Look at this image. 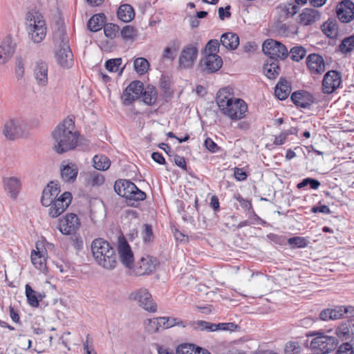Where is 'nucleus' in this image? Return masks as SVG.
I'll return each instance as SVG.
<instances>
[{"instance_id":"nucleus-1","label":"nucleus","mask_w":354,"mask_h":354,"mask_svg":"<svg viewBox=\"0 0 354 354\" xmlns=\"http://www.w3.org/2000/svg\"><path fill=\"white\" fill-rule=\"evenodd\" d=\"M80 133L75 130V122L66 118L52 131L53 149L59 154L74 149L78 142Z\"/></svg>"},{"instance_id":"nucleus-2","label":"nucleus","mask_w":354,"mask_h":354,"mask_svg":"<svg viewBox=\"0 0 354 354\" xmlns=\"http://www.w3.org/2000/svg\"><path fill=\"white\" fill-rule=\"evenodd\" d=\"M216 103L220 111L232 120L243 118L248 112V105L241 98L234 97L227 88H222L216 94Z\"/></svg>"},{"instance_id":"nucleus-3","label":"nucleus","mask_w":354,"mask_h":354,"mask_svg":"<svg viewBox=\"0 0 354 354\" xmlns=\"http://www.w3.org/2000/svg\"><path fill=\"white\" fill-rule=\"evenodd\" d=\"M91 251L96 263L107 270H113L117 265L115 249L107 241L98 238L92 241Z\"/></svg>"},{"instance_id":"nucleus-4","label":"nucleus","mask_w":354,"mask_h":354,"mask_svg":"<svg viewBox=\"0 0 354 354\" xmlns=\"http://www.w3.org/2000/svg\"><path fill=\"white\" fill-rule=\"evenodd\" d=\"M331 333L332 330H320L306 333L307 337H311L310 348L314 354H328L336 350L339 340Z\"/></svg>"},{"instance_id":"nucleus-5","label":"nucleus","mask_w":354,"mask_h":354,"mask_svg":"<svg viewBox=\"0 0 354 354\" xmlns=\"http://www.w3.org/2000/svg\"><path fill=\"white\" fill-rule=\"evenodd\" d=\"M26 30L29 39L35 44L41 43L46 36L47 28L43 16L37 12L26 15Z\"/></svg>"},{"instance_id":"nucleus-6","label":"nucleus","mask_w":354,"mask_h":354,"mask_svg":"<svg viewBox=\"0 0 354 354\" xmlns=\"http://www.w3.org/2000/svg\"><path fill=\"white\" fill-rule=\"evenodd\" d=\"M115 192L125 198L129 205L135 206V203L144 201L146 194L129 180H118L114 184Z\"/></svg>"},{"instance_id":"nucleus-7","label":"nucleus","mask_w":354,"mask_h":354,"mask_svg":"<svg viewBox=\"0 0 354 354\" xmlns=\"http://www.w3.org/2000/svg\"><path fill=\"white\" fill-rule=\"evenodd\" d=\"M55 38L60 46L59 50L55 53L57 62L62 67L68 68L73 64V55L68 46V38L62 30L57 31Z\"/></svg>"},{"instance_id":"nucleus-8","label":"nucleus","mask_w":354,"mask_h":354,"mask_svg":"<svg viewBox=\"0 0 354 354\" xmlns=\"http://www.w3.org/2000/svg\"><path fill=\"white\" fill-rule=\"evenodd\" d=\"M129 299L148 312L155 313L157 310V306L146 288H142L133 291L130 293Z\"/></svg>"},{"instance_id":"nucleus-9","label":"nucleus","mask_w":354,"mask_h":354,"mask_svg":"<svg viewBox=\"0 0 354 354\" xmlns=\"http://www.w3.org/2000/svg\"><path fill=\"white\" fill-rule=\"evenodd\" d=\"M263 53L268 55V58L285 59L288 55L287 48L280 41L268 39L262 46Z\"/></svg>"},{"instance_id":"nucleus-10","label":"nucleus","mask_w":354,"mask_h":354,"mask_svg":"<svg viewBox=\"0 0 354 354\" xmlns=\"http://www.w3.org/2000/svg\"><path fill=\"white\" fill-rule=\"evenodd\" d=\"M144 90L143 83L139 80L132 82L123 91L121 97L122 103L125 106L131 104L138 99Z\"/></svg>"},{"instance_id":"nucleus-11","label":"nucleus","mask_w":354,"mask_h":354,"mask_svg":"<svg viewBox=\"0 0 354 354\" xmlns=\"http://www.w3.org/2000/svg\"><path fill=\"white\" fill-rule=\"evenodd\" d=\"M72 201V194L69 192H64L49 206L48 214L52 218L60 216L69 206Z\"/></svg>"},{"instance_id":"nucleus-12","label":"nucleus","mask_w":354,"mask_h":354,"mask_svg":"<svg viewBox=\"0 0 354 354\" xmlns=\"http://www.w3.org/2000/svg\"><path fill=\"white\" fill-rule=\"evenodd\" d=\"M341 83V73L337 71H329L324 75L322 81V91L326 94H331L339 87Z\"/></svg>"},{"instance_id":"nucleus-13","label":"nucleus","mask_w":354,"mask_h":354,"mask_svg":"<svg viewBox=\"0 0 354 354\" xmlns=\"http://www.w3.org/2000/svg\"><path fill=\"white\" fill-rule=\"evenodd\" d=\"M336 14L342 23H349L354 19V3L351 0H342L336 8Z\"/></svg>"},{"instance_id":"nucleus-14","label":"nucleus","mask_w":354,"mask_h":354,"mask_svg":"<svg viewBox=\"0 0 354 354\" xmlns=\"http://www.w3.org/2000/svg\"><path fill=\"white\" fill-rule=\"evenodd\" d=\"M80 225L77 216L75 214H68L59 220L58 228L62 234L68 235L75 233Z\"/></svg>"},{"instance_id":"nucleus-15","label":"nucleus","mask_w":354,"mask_h":354,"mask_svg":"<svg viewBox=\"0 0 354 354\" xmlns=\"http://www.w3.org/2000/svg\"><path fill=\"white\" fill-rule=\"evenodd\" d=\"M198 49L193 45L185 47L179 57V66L182 68H191L197 57Z\"/></svg>"},{"instance_id":"nucleus-16","label":"nucleus","mask_w":354,"mask_h":354,"mask_svg":"<svg viewBox=\"0 0 354 354\" xmlns=\"http://www.w3.org/2000/svg\"><path fill=\"white\" fill-rule=\"evenodd\" d=\"M48 67L47 63L42 60L35 62L33 68V75L39 86H46L48 82Z\"/></svg>"},{"instance_id":"nucleus-17","label":"nucleus","mask_w":354,"mask_h":354,"mask_svg":"<svg viewBox=\"0 0 354 354\" xmlns=\"http://www.w3.org/2000/svg\"><path fill=\"white\" fill-rule=\"evenodd\" d=\"M223 65V60L218 55H206L201 61V66L203 71L212 73L218 71Z\"/></svg>"},{"instance_id":"nucleus-18","label":"nucleus","mask_w":354,"mask_h":354,"mask_svg":"<svg viewBox=\"0 0 354 354\" xmlns=\"http://www.w3.org/2000/svg\"><path fill=\"white\" fill-rule=\"evenodd\" d=\"M118 250L122 263L129 269L132 268L134 262L133 254L130 245L126 240L120 241Z\"/></svg>"},{"instance_id":"nucleus-19","label":"nucleus","mask_w":354,"mask_h":354,"mask_svg":"<svg viewBox=\"0 0 354 354\" xmlns=\"http://www.w3.org/2000/svg\"><path fill=\"white\" fill-rule=\"evenodd\" d=\"M291 100L297 106L303 109H309L315 102L314 97L305 91H298L291 95Z\"/></svg>"},{"instance_id":"nucleus-20","label":"nucleus","mask_w":354,"mask_h":354,"mask_svg":"<svg viewBox=\"0 0 354 354\" xmlns=\"http://www.w3.org/2000/svg\"><path fill=\"white\" fill-rule=\"evenodd\" d=\"M22 133V122L19 120L11 119L4 125L3 134L9 140H15L21 136Z\"/></svg>"},{"instance_id":"nucleus-21","label":"nucleus","mask_w":354,"mask_h":354,"mask_svg":"<svg viewBox=\"0 0 354 354\" xmlns=\"http://www.w3.org/2000/svg\"><path fill=\"white\" fill-rule=\"evenodd\" d=\"M306 65L312 74H322L326 69L323 57L315 53L310 54L307 57Z\"/></svg>"},{"instance_id":"nucleus-22","label":"nucleus","mask_w":354,"mask_h":354,"mask_svg":"<svg viewBox=\"0 0 354 354\" xmlns=\"http://www.w3.org/2000/svg\"><path fill=\"white\" fill-rule=\"evenodd\" d=\"M78 167L75 163L63 161L60 166L61 178L66 183L75 181L78 174Z\"/></svg>"},{"instance_id":"nucleus-23","label":"nucleus","mask_w":354,"mask_h":354,"mask_svg":"<svg viewBox=\"0 0 354 354\" xmlns=\"http://www.w3.org/2000/svg\"><path fill=\"white\" fill-rule=\"evenodd\" d=\"M156 265V261L151 257H142L136 264L135 273L138 276L149 274L155 270Z\"/></svg>"},{"instance_id":"nucleus-24","label":"nucleus","mask_w":354,"mask_h":354,"mask_svg":"<svg viewBox=\"0 0 354 354\" xmlns=\"http://www.w3.org/2000/svg\"><path fill=\"white\" fill-rule=\"evenodd\" d=\"M60 190L57 185L51 183L48 185L43 190L42 196L41 198V203L45 207L50 206L53 201L57 200V197L59 194Z\"/></svg>"},{"instance_id":"nucleus-25","label":"nucleus","mask_w":354,"mask_h":354,"mask_svg":"<svg viewBox=\"0 0 354 354\" xmlns=\"http://www.w3.org/2000/svg\"><path fill=\"white\" fill-rule=\"evenodd\" d=\"M335 334L337 339L339 338L342 341L350 339L354 335V324L351 321L342 322L337 328Z\"/></svg>"},{"instance_id":"nucleus-26","label":"nucleus","mask_w":354,"mask_h":354,"mask_svg":"<svg viewBox=\"0 0 354 354\" xmlns=\"http://www.w3.org/2000/svg\"><path fill=\"white\" fill-rule=\"evenodd\" d=\"M347 310L342 306H336L335 308H326L319 313V319L322 321L335 320L342 317Z\"/></svg>"},{"instance_id":"nucleus-27","label":"nucleus","mask_w":354,"mask_h":354,"mask_svg":"<svg viewBox=\"0 0 354 354\" xmlns=\"http://www.w3.org/2000/svg\"><path fill=\"white\" fill-rule=\"evenodd\" d=\"M299 23L303 26L310 25L320 19V12L313 8H305L299 15Z\"/></svg>"},{"instance_id":"nucleus-28","label":"nucleus","mask_w":354,"mask_h":354,"mask_svg":"<svg viewBox=\"0 0 354 354\" xmlns=\"http://www.w3.org/2000/svg\"><path fill=\"white\" fill-rule=\"evenodd\" d=\"M3 183L5 189L10 194L12 198L15 199L20 191V180L17 177L4 178Z\"/></svg>"},{"instance_id":"nucleus-29","label":"nucleus","mask_w":354,"mask_h":354,"mask_svg":"<svg viewBox=\"0 0 354 354\" xmlns=\"http://www.w3.org/2000/svg\"><path fill=\"white\" fill-rule=\"evenodd\" d=\"M263 72L268 78L275 79L280 73L278 59L268 58L263 64Z\"/></svg>"},{"instance_id":"nucleus-30","label":"nucleus","mask_w":354,"mask_h":354,"mask_svg":"<svg viewBox=\"0 0 354 354\" xmlns=\"http://www.w3.org/2000/svg\"><path fill=\"white\" fill-rule=\"evenodd\" d=\"M15 53V45L10 38H6L0 46V59L1 64H4Z\"/></svg>"},{"instance_id":"nucleus-31","label":"nucleus","mask_w":354,"mask_h":354,"mask_svg":"<svg viewBox=\"0 0 354 354\" xmlns=\"http://www.w3.org/2000/svg\"><path fill=\"white\" fill-rule=\"evenodd\" d=\"M221 44L229 50H235L239 45V36L233 32H225L221 37Z\"/></svg>"},{"instance_id":"nucleus-32","label":"nucleus","mask_w":354,"mask_h":354,"mask_svg":"<svg viewBox=\"0 0 354 354\" xmlns=\"http://www.w3.org/2000/svg\"><path fill=\"white\" fill-rule=\"evenodd\" d=\"M291 91L290 85L283 79H281L275 86L274 95L280 100H286Z\"/></svg>"},{"instance_id":"nucleus-33","label":"nucleus","mask_w":354,"mask_h":354,"mask_svg":"<svg viewBox=\"0 0 354 354\" xmlns=\"http://www.w3.org/2000/svg\"><path fill=\"white\" fill-rule=\"evenodd\" d=\"M25 294L28 304L32 307H38L39 301L44 297L41 294L35 291L29 284H26L25 286Z\"/></svg>"},{"instance_id":"nucleus-34","label":"nucleus","mask_w":354,"mask_h":354,"mask_svg":"<svg viewBox=\"0 0 354 354\" xmlns=\"http://www.w3.org/2000/svg\"><path fill=\"white\" fill-rule=\"evenodd\" d=\"M118 18L124 22H129L135 17L133 7L129 4L121 5L117 12Z\"/></svg>"},{"instance_id":"nucleus-35","label":"nucleus","mask_w":354,"mask_h":354,"mask_svg":"<svg viewBox=\"0 0 354 354\" xmlns=\"http://www.w3.org/2000/svg\"><path fill=\"white\" fill-rule=\"evenodd\" d=\"M162 328H169L174 326H180L185 328L187 326V322L183 321L179 318L173 317H159Z\"/></svg>"},{"instance_id":"nucleus-36","label":"nucleus","mask_w":354,"mask_h":354,"mask_svg":"<svg viewBox=\"0 0 354 354\" xmlns=\"http://www.w3.org/2000/svg\"><path fill=\"white\" fill-rule=\"evenodd\" d=\"M106 17L103 13L94 15L88 22V28L92 32H97L104 26Z\"/></svg>"},{"instance_id":"nucleus-37","label":"nucleus","mask_w":354,"mask_h":354,"mask_svg":"<svg viewBox=\"0 0 354 354\" xmlns=\"http://www.w3.org/2000/svg\"><path fill=\"white\" fill-rule=\"evenodd\" d=\"M85 182L87 185L99 187L104 183V177L96 171H88L86 174Z\"/></svg>"},{"instance_id":"nucleus-38","label":"nucleus","mask_w":354,"mask_h":354,"mask_svg":"<svg viewBox=\"0 0 354 354\" xmlns=\"http://www.w3.org/2000/svg\"><path fill=\"white\" fill-rule=\"evenodd\" d=\"M93 165L97 170L105 171L110 167L111 160L105 155L97 154L93 158Z\"/></svg>"},{"instance_id":"nucleus-39","label":"nucleus","mask_w":354,"mask_h":354,"mask_svg":"<svg viewBox=\"0 0 354 354\" xmlns=\"http://www.w3.org/2000/svg\"><path fill=\"white\" fill-rule=\"evenodd\" d=\"M322 29L329 38H335L338 35V26L335 20H328L322 25Z\"/></svg>"},{"instance_id":"nucleus-40","label":"nucleus","mask_w":354,"mask_h":354,"mask_svg":"<svg viewBox=\"0 0 354 354\" xmlns=\"http://www.w3.org/2000/svg\"><path fill=\"white\" fill-rule=\"evenodd\" d=\"M31 261L35 268L40 271L46 270V258L41 252L33 250L31 253Z\"/></svg>"},{"instance_id":"nucleus-41","label":"nucleus","mask_w":354,"mask_h":354,"mask_svg":"<svg viewBox=\"0 0 354 354\" xmlns=\"http://www.w3.org/2000/svg\"><path fill=\"white\" fill-rule=\"evenodd\" d=\"M142 101L147 105H153L157 100L158 93L155 87L147 86L142 91Z\"/></svg>"},{"instance_id":"nucleus-42","label":"nucleus","mask_w":354,"mask_h":354,"mask_svg":"<svg viewBox=\"0 0 354 354\" xmlns=\"http://www.w3.org/2000/svg\"><path fill=\"white\" fill-rule=\"evenodd\" d=\"M144 326L145 330L149 333H155L158 332L161 326V322L159 320V317H155L153 319H147L144 322Z\"/></svg>"},{"instance_id":"nucleus-43","label":"nucleus","mask_w":354,"mask_h":354,"mask_svg":"<svg viewBox=\"0 0 354 354\" xmlns=\"http://www.w3.org/2000/svg\"><path fill=\"white\" fill-rule=\"evenodd\" d=\"M306 54V50L301 46H297L290 48L288 55L290 58L295 62L301 60Z\"/></svg>"},{"instance_id":"nucleus-44","label":"nucleus","mask_w":354,"mask_h":354,"mask_svg":"<svg viewBox=\"0 0 354 354\" xmlns=\"http://www.w3.org/2000/svg\"><path fill=\"white\" fill-rule=\"evenodd\" d=\"M133 65L136 72L140 75L145 73L149 67L148 61L143 57L136 59Z\"/></svg>"},{"instance_id":"nucleus-45","label":"nucleus","mask_w":354,"mask_h":354,"mask_svg":"<svg viewBox=\"0 0 354 354\" xmlns=\"http://www.w3.org/2000/svg\"><path fill=\"white\" fill-rule=\"evenodd\" d=\"M339 50L343 53H348L354 50V34L343 39L340 44Z\"/></svg>"},{"instance_id":"nucleus-46","label":"nucleus","mask_w":354,"mask_h":354,"mask_svg":"<svg viewBox=\"0 0 354 354\" xmlns=\"http://www.w3.org/2000/svg\"><path fill=\"white\" fill-rule=\"evenodd\" d=\"M119 30V26L114 24H107L104 26V35L106 37L110 39L116 37Z\"/></svg>"},{"instance_id":"nucleus-47","label":"nucleus","mask_w":354,"mask_h":354,"mask_svg":"<svg viewBox=\"0 0 354 354\" xmlns=\"http://www.w3.org/2000/svg\"><path fill=\"white\" fill-rule=\"evenodd\" d=\"M122 62V58H114L108 59L104 66L109 72H117Z\"/></svg>"},{"instance_id":"nucleus-48","label":"nucleus","mask_w":354,"mask_h":354,"mask_svg":"<svg viewBox=\"0 0 354 354\" xmlns=\"http://www.w3.org/2000/svg\"><path fill=\"white\" fill-rule=\"evenodd\" d=\"M308 185H310L311 189H317L321 184L319 181L317 180V179L306 178L303 179L301 182L297 184V187L298 189H302Z\"/></svg>"},{"instance_id":"nucleus-49","label":"nucleus","mask_w":354,"mask_h":354,"mask_svg":"<svg viewBox=\"0 0 354 354\" xmlns=\"http://www.w3.org/2000/svg\"><path fill=\"white\" fill-rule=\"evenodd\" d=\"M308 241L301 236H293L288 239V243L295 248H305L308 245Z\"/></svg>"},{"instance_id":"nucleus-50","label":"nucleus","mask_w":354,"mask_h":354,"mask_svg":"<svg viewBox=\"0 0 354 354\" xmlns=\"http://www.w3.org/2000/svg\"><path fill=\"white\" fill-rule=\"evenodd\" d=\"M220 44L216 39L209 40L205 46L206 55H217L218 52Z\"/></svg>"},{"instance_id":"nucleus-51","label":"nucleus","mask_w":354,"mask_h":354,"mask_svg":"<svg viewBox=\"0 0 354 354\" xmlns=\"http://www.w3.org/2000/svg\"><path fill=\"white\" fill-rule=\"evenodd\" d=\"M196 347L191 344H183L176 348V354H196Z\"/></svg>"},{"instance_id":"nucleus-52","label":"nucleus","mask_w":354,"mask_h":354,"mask_svg":"<svg viewBox=\"0 0 354 354\" xmlns=\"http://www.w3.org/2000/svg\"><path fill=\"white\" fill-rule=\"evenodd\" d=\"M15 75L18 80L24 77L25 74L24 62L21 57H17L15 63Z\"/></svg>"},{"instance_id":"nucleus-53","label":"nucleus","mask_w":354,"mask_h":354,"mask_svg":"<svg viewBox=\"0 0 354 354\" xmlns=\"http://www.w3.org/2000/svg\"><path fill=\"white\" fill-rule=\"evenodd\" d=\"M120 34L124 39L128 40L133 39L136 36V31L131 26L126 25L122 29Z\"/></svg>"},{"instance_id":"nucleus-54","label":"nucleus","mask_w":354,"mask_h":354,"mask_svg":"<svg viewBox=\"0 0 354 354\" xmlns=\"http://www.w3.org/2000/svg\"><path fill=\"white\" fill-rule=\"evenodd\" d=\"M300 346L297 342H289L286 344L285 353L286 354H298L300 353Z\"/></svg>"},{"instance_id":"nucleus-55","label":"nucleus","mask_w":354,"mask_h":354,"mask_svg":"<svg viewBox=\"0 0 354 354\" xmlns=\"http://www.w3.org/2000/svg\"><path fill=\"white\" fill-rule=\"evenodd\" d=\"M189 325L194 329H199L201 330H207L208 322L203 320H198L194 322H187V326Z\"/></svg>"},{"instance_id":"nucleus-56","label":"nucleus","mask_w":354,"mask_h":354,"mask_svg":"<svg viewBox=\"0 0 354 354\" xmlns=\"http://www.w3.org/2000/svg\"><path fill=\"white\" fill-rule=\"evenodd\" d=\"M336 354H354V349L349 343H343L338 348Z\"/></svg>"},{"instance_id":"nucleus-57","label":"nucleus","mask_w":354,"mask_h":354,"mask_svg":"<svg viewBox=\"0 0 354 354\" xmlns=\"http://www.w3.org/2000/svg\"><path fill=\"white\" fill-rule=\"evenodd\" d=\"M234 178L239 181L245 180L248 176L247 173L245 171H243L242 168L238 167L234 168Z\"/></svg>"},{"instance_id":"nucleus-58","label":"nucleus","mask_w":354,"mask_h":354,"mask_svg":"<svg viewBox=\"0 0 354 354\" xmlns=\"http://www.w3.org/2000/svg\"><path fill=\"white\" fill-rule=\"evenodd\" d=\"M153 236L152 227L150 225H145L142 237L145 241H149Z\"/></svg>"},{"instance_id":"nucleus-59","label":"nucleus","mask_w":354,"mask_h":354,"mask_svg":"<svg viewBox=\"0 0 354 354\" xmlns=\"http://www.w3.org/2000/svg\"><path fill=\"white\" fill-rule=\"evenodd\" d=\"M230 8H231V6L230 5H227L225 9L222 7H220L218 8V16L221 20H224L225 18L230 17L231 13L229 11L230 10Z\"/></svg>"},{"instance_id":"nucleus-60","label":"nucleus","mask_w":354,"mask_h":354,"mask_svg":"<svg viewBox=\"0 0 354 354\" xmlns=\"http://www.w3.org/2000/svg\"><path fill=\"white\" fill-rule=\"evenodd\" d=\"M205 147L211 152H216L218 149V145L209 138H207L205 140Z\"/></svg>"},{"instance_id":"nucleus-61","label":"nucleus","mask_w":354,"mask_h":354,"mask_svg":"<svg viewBox=\"0 0 354 354\" xmlns=\"http://www.w3.org/2000/svg\"><path fill=\"white\" fill-rule=\"evenodd\" d=\"M311 212L313 213H323L325 214H329L330 213V208L325 205L320 206H314L311 209Z\"/></svg>"},{"instance_id":"nucleus-62","label":"nucleus","mask_w":354,"mask_h":354,"mask_svg":"<svg viewBox=\"0 0 354 354\" xmlns=\"http://www.w3.org/2000/svg\"><path fill=\"white\" fill-rule=\"evenodd\" d=\"M237 328V325L232 322L220 323L219 330L234 331Z\"/></svg>"},{"instance_id":"nucleus-63","label":"nucleus","mask_w":354,"mask_h":354,"mask_svg":"<svg viewBox=\"0 0 354 354\" xmlns=\"http://www.w3.org/2000/svg\"><path fill=\"white\" fill-rule=\"evenodd\" d=\"M174 160L175 164L177 166H178L179 167H180L185 170L187 169L186 162H185V159L184 157L178 156V155H175Z\"/></svg>"},{"instance_id":"nucleus-64","label":"nucleus","mask_w":354,"mask_h":354,"mask_svg":"<svg viewBox=\"0 0 354 354\" xmlns=\"http://www.w3.org/2000/svg\"><path fill=\"white\" fill-rule=\"evenodd\" d=\"M151 158L156 162L160 165H164L165 163V158L162 154L159 152H153Z\"/></svg>"}]
</instances>
